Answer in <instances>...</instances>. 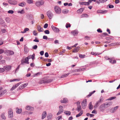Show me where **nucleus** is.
<instances>
[{
  "instance_id": "1",
  "label": "nucleus",
  "mask_w": 120,
  "mask_h": 120,
  "mask_svg": "<svg viewBox=\"0 0 120 120\" xmlns=\"http://www.w3.org/2000/svg\"><path fill=\"white\" fill-rule=\"evenodd\" d=\"M54 9L55 12L57 14H60L61 12L60 8L58 6H56L54 7Z\"/></svg>"
},
{
  "instance_id": "2",
  "label": "nucleus",
  "mask_w": 120,
  "mask_h": 120,
  "mask_svg": "<svg viewBox=\"0 0 120 120\" xmlns=\"http://www.w3.org/2000/svg\"><path fill=\"white\" fill-rule=\"evenodd\" d=\"M13 116V110L11 109H9L8 111V117L10 119L12 118Z\"/></svg>"
},
{
  "instance_id": "3",
  "label": "nucleus",
  "mask_w": 120,
  "mask_h": 120,
  "mask_svg": "<svg viewBox=\"0 0 120 120\" xmlns=\"http://www.w3.org/2000/svg\"><path fill=\"white\" fill-rule=\"evenodd\" d=\"M29 59L27 57H26L25 59H22L21 60V64L23 65L24 63L29 64V63L28 62Z\"/></svg>"
},
{
  "instance_id": "4",
  "label": "nucleus",
  "mask_w": 120,
  "mask_h": 120,
  "mask_svg": "<svg viewBox=\"0 0 120 120\" xmlns=\"http://www.w3.org/2000/svg\"><path fill=\"white\" fill-rule=\"evenodd\" d=\"M87 102L86 99L83 100L82 102L81 105L83 109H85L87 105Z\"/></svg>"
},
{
  "instance_id": "5",
  "label": "nucleus",
  "mask_w": 120,
  "mask_h": 120,
  "mask_svg": "<svg viewBox=\"0 0 120 120\" xmlns=\"http://www.w3.org/2000/svg\"><path fill=\"white\" fill-rule=\"evenodd\" d=\"M47 14L50 19H51L53 16V14L50 11H48L47 12Z\"/></svg>"
},
{
  "instance_id": "6",
  "label": "nucleus",
  "mask_w": 120,
  "mask_h": 120,
  "mask_svg": "<svg viewBox=\"0 0 120 120\" xmlns=\"http://www.w3.org/2000/svg\"><path fill=\"white\" fill-rule=\"evenodd\" d=\"M59 110L57 114V115H58L62 113L63 112V107L61 106L60 105L59 107Z\"/></svg>"
},
{
  "instance_id": "7",
  "label": "nucleus",
  "mask_w": 120,
  "mask_h": 120,
  "mask_svg": "<svg viewBox=\"0 0 120 120\" xmlns=\"http://www.w3.org/2000/svg\"><path fill=\"white\" fill-rule=\"evenodd\" d=\"M44 3V1L41 0L40 1L36 2L35 4L37 6L39 7L41 5H43Z\"/></svg>"
},
{
  "instance_id": "8",
  "label": "nucleus",
  "mask_w": 120,
  "mask_h": 120,
  "mask_svg": "<svg viewBox=\"0 0 120 120\" xmlns=\"http://www.w3.org/2000/svg\"><path fill=\"white\" fill-rule=\"evenodd\" d=\"M51 27L52 30L55 32L58 33L59 32L60 30L57 27L54 26L53 25Z\"/></svg>"
},
{
  "instance_id": "9",
  "label": "nucleus",
  "mask_w": 120,
  "mask_h": 120,
  "mask_svg": "<svg viewBox=\"0 0 120 120\" xmlns=\"http://www.w3.org/2000/svg\"><path fill=\"white\" fill-rule=\"evenodd\" d=\"M114 57H112V58H108L107 60H109V62L110 63H111L112 64H115L116 63V61L114 60H113V61H112V60L114 59Z\"/></svg>"
},
{
  "instance_id": "10",
  "label": "nucleus",
  "mask_w": 120,
  "mask_h": 120,
  "mask_svg": "<svg viewBox=\"0 0 120 120\" xmlns=\"http://www.w3.org/2000/svg\"><path fill=\"white\" fill-rule=\"evenodd\" d=\"M8 2L11 4L15 5L17 3V2L15 0L12 1L11 0H8Z\"/></svg>"
},
{
  "instance_id": "11",
  "label": "nucleus",
  "mask_w": 120,
  "mask_h": 120,
  "mask_svg": "<svg viewBox=\"0 0 120 120\" xmlns=\"http://www.w3.org/2000/svg\"><path fill=\"white\" fill-rule=\"evenodd\" d=\"M99 109L102 112L104 111L105 109L104 107V104H103L101 105L99 107Z\"/></svg>"
},
{
  "instance_id": "12",
  "label": "nucleus",
  "mask_w": 120,
  "mask_h": 120,
  "mask_svg": "<svg viewBox=\"0 0 120 120\" xmlns=\"http://www.w3.org/2000/svg\"><path fill=\"white\" fill-rule=\"evenodd\" d=\"M21 82H20L16 84L15 85H13L12 87L11 88L10 90H13L16 88L20 84Z\"/></svg>"
},
{
  "instance_id": "13",
  "label": "nucleus",
  "mask_w": 120,
  "mask_h": 120,
  "mask_svg": "<svg viewBox=\"0 0 120 120\" xmlns=\"http://www.w3.org/2000/svg\"><path fill=\"white\" fill-rule=\"evenodd\" d=\"M52 81V79H44L42 81V83H47L51 82Z\"/></svg>"
},
{
  "instance_id": "14",
  "label": "nucleus",
  "mask_w": 120,
  "mask_h": 120,
  "mask_svg": "<svg viewBox=\"0 0 120 120\" xmlns=\"http://www.w3.org/2000/svg\"><path fill=\"white\" fill-rule=\"evenodd\" d=\"M26 109L27 110L31 111L33 110L34 109V108L33 107L29 106H27L26 107Z\"/></svg>"
},
{
  "instance_id": "15",
  "label": "nucleus",
  "mask_w": 120,
  "mask_h": 120,
  "mask_svg": "<svg viewBox=\"0 0 120 120\" xmlns=\"http://www.w3.org/2000/svg\"><path fill=\"white\" fill-rule=\"evenodd\" d=\"M7 52L8 53L7 55L8 56H9L10 55H11L14 54V53L13 51L11 50H8Z\"/></svg>"
},
{
  "instance_id": "16",
  "label": "nucleus",
  "mask_w": 120,
  "mask_h": 120,
  "mask_svg": "<svg viewBox=\"0 0 120 120\" xmlns=\"http://www.w3.org/2000/svg\"><path fill=\"white\" fill-rule=\"evenodd\" d=\"M11 66L10 65H7L6 66L4 67V69L6 70L7 71H9L11 69Z\"/></svg>"
},
{
  "instance_id": "17",
  "label": "nucleus",
  "mask_w": 120,
  "mask_h": 120,
  "mask_svg": "<svg viewBox=\"0 0 120 120\" xmlns=\"http://www.w3.org/2000/svg\"><path fill=\"white\" fill-rule=\"evenodd\" d=\"M47 115V113L46 111H44L42 115L41 119H43L45 118Z\"/></svg>"
},
{
  "instance_id": "18",
  "label": "nucleus",
  "mask_w": 120,
  "mask_h": 120,
  "mask_svg": "<svg viewBox=\"0 0 120 120\" xmlns=\"http://www.w3.org/2000/svg\"><path fill=\"white\" fill-rule=\"evenodd\" d=\"M60 102L62 103H67L68 102V100L67 98H64L63 100L60 101Z\"/></svg>"
},
{
  "instance_id": "19",
  "label": "nucleus",
  "mask_w": 120,
  "mask_h": 120,
  "mask_svg": "<svg viewBox=\"0 0 120 120\" xmlns=\"http://www.w3.org/2000/svg\"><path fill=\"white\" fill-rule=\"evenodd\" d=\"M38 30L39 32H43L44 30L43 28H41V26H38L37 27Z\"/></svg>"
},
{
  "instance_id": "20",
  "label": "nucleus",
  "mask_w": 120,
  "mask_h": 120,
  "mask_svg": "<svg viewBox=\"0 0 120 120\" xmlns=\"http://www.w3.org/2000/svg\"><path fill=\"white\" fill-rule=\"evenodd\" d=\"M80 48L79 46H78L77 47L74 48L72 51V52H78Z\"/></svg>"
},
{
  "instance_id": "21",
  "label": "nucleus",
  "mask_w": 120,
  "mask_h": 120,
  "mask_svg": "<svg viewBox=\"0 0 120 120\" xmlns=\"http://www.w3.org/2000/svg\"><path fill=\"white\" fill-rule=\"evenodd\" d=\"M84 70V68H79L77 69H75L74 70L73 72H79L81 71H83Z\"/></svg>"
},
{
  "instance_id": "22",
  "label": "nucleus",
  "mask_w": 120,
  "mask_h": 120,
  "mask_svg": "<svg viewBox=\"0 0 120 120\" xmlns=\"http://www.w3.org/2000/svg\"><path fill=\"white\" fill-rule=\"evenodd\" d=\"M118 107V106H117L115 107L114 109H112L111 110L110 112L112 113L114 112L117 110Z\"/></svg>"
},
{
  "instance_id": "23",
  "label": "nucleus",
  "mask_w": 120,
  "mask_h": 120,
  "mask_svg": "<svg viewBox=\"0 0 120 120\" xmlns=\"http://www.w3.org/2000/svg\"><path fill=\"white\" fill-rule=\"evenodd\" d=\"M16 109L17 110L16 112L17 113L20 114L22 112V110L21 109H19L18 108H17Z\"/></svg>"
},
{
  "instance_id": "24",
  "label": "nucleus",
  "mask_w": 120,
  "mask_h": 120,
  "mask_svg": "<svg viewBox=\"0 0 120 120\" xmlns=\"http://www.w3.org/2000/svg\"><path fill=\"white\" fill-rule=\"evenodd\" d=\"M35 55L34 53L32 55H30L29 56L27 57H28V59H30L31 58H32V60H33L34 58Z\"/></svg>"
},
{
  "instance_id": "25",
  "label": "nucleus",
  "mask_w": 120,
  "mask_h": 120,
  "mask_svg": "<svg viewBox=\"0 0 120 120\" xmlns=\"http://www.w3.org/2000/svg\"><path fill=\"white\" fill-rule=\"evenodd\" d=\"M77 106L78 107V110L81 109V107L80 105V102L79 101H77Z\"/></svg>"
},
{
  "instance_id": "26",
  "label": "nucleus",
  "mask_w": 120,
  "mask_h": 120,
  "mask_svg": "<svg viewBox=\"0 0 120 120\" xmlns=\"http://www.w3.org/2000/svg\"><path fill=\"white\" fill-rule=\"evenodd\" d=\"M6 92V90H5L1 91H0V96L4 94Z\"/></svg>"
},
{
  "instance_id": "27",
  "label": "nucleus",
  "mask_w": 120,
  "mask_h": 120,
  "mask_svg": "<svg viewBox=\"0 0 120 120\" xmlns=\"http://www.w3.org/2000/svg\"><path fill=\"white\" fill-rule=\"evenodd\" d=\"M71 33L74 35H77L78 32L77 30H74L72 31Z\"/></svg>"
},
{
  "instance_id": "28",
  "label": "nucleus",
  "mask_w": 120,
  "mask_h": 120,
  "mask_svg": "<svg viewBox=\"0 0 120 120\" xmlns=\"http://www.w3.org/2000/svg\"><path fill=\"white\" fill-rule=\"evenodd\" d=\"M69 11L67 9H64L62 10V12L64 14H66L68 13V12Z\"/></svg>"
},
{
  "instance_id": "29",
  "label": "nucleus",
  "mask_w": 120,
  "mask_h": 120,
  "mask_svg": "<svg viewBox=\"0 0 120 120\" xmlns=\"http://www.w3.org/2000/svg\"><path fill=\"white\" fill-rule=\"evenodd\" d=\"M84 9L83 8H81L79 9H78L77 11L78 13H79L80 12H82L83 11Z\"/></svg>"
},
{
  "instance_id": "30",
  "label": "nucleus",
  "mask_w": 120,
  "mask_h": 120,
  "mask_svg": "<svg viewBox=\"0 0 120 120\" xmlns=\"http://www.w3.org/2000/svg\"><path fill=\"white\" fill-rule=\"evenodd\" d=\"M95 92V90H94L92 92L90 93L87 96V98H89L91 96L92 94L94 93Z\"/></svg>"
},
{
  "instance_id": "31",
  "label": "nucleus",
  "mask_w": 120,
  "mask_h": 120,
  "mask_svg": "<svg viewBox=\"0 0 120 120\" xmlns=\"http://www.w3.org/2000/svg\"><path fill=\"white\" fill-rule=\"evenodd\" d=\"M65 111L66 112H64L65 114L67 115H71V112L70 111Z\"/></svg>"
},
{
  "instance_id": "32",
  "label": "nucleus",
  "mask_w": 120,
  "mask_h": 120,
  "mask_svg": "<svg viewBox=\"0 0 120 120\" xmlns=\"http://www.w3.org/2000/svg\"><path fill=\"white\" fill-rule=\"evenodd\" d=\"M93 105H92L91 102L90 103L89 105V108L90 109H91L93 108Z\"/></svg>"
},
{
  "instance_id": "33",
  "label": "nucleus",
  "mask_w": 120,
  "mask_h": 120,
  "mask_svg": "<svg viewBox=\"0 0 120 120\" xmlns=\"http://www.w3.org/2000/svg\"><path fill=\"white\" fill-rule=\"evenodd\" d=\"M100 103H99L98 101L96 102V103L95 104V105L94 106V108H97L99 105Z\"/></svg>"
},
{
  "instance_id": "34",
  "label": "nucleus",
  "mask_w": 120,
  "mask_h": 120,
  "mask_svg": "<svg viewBox=\"0 0 120 120\" xmlns=\"http://www.w3.org/2000/svg\"><path fill=\"white\" fill-rule=\"evenodd\" d=\"M106 104L108 107L112 105V102H108L106 103Z\"/></svg>"
},
{
  "instance_id": "35",
  "label": "nucleus",
  "mask_w": 120,
  "mask_h": 120,
  "mask_svg": "<svg viewBox=\"0 0 120 120\" xmlns=\"http://www.w3.org/2000/svg\"><path fill=\"white\" fill-rule=\"evenodd\" d=\"M88 16V15L86 14H84L82 15L81 16V18H83L84 17H87Z\"/></svg>"
},
{
  "instance_id": "36",
  "label": "nucleus",
  "mask_w": 120,
  "mask_h": 120,
  "mask_svg": "<svg viewBox=\"0 0 120 120\" xmlns=\"http://www.w3.org/2000/svg\"><path fill=\"white\" fill-rule=\"evenodd\" d=\"M19 6L23 7L25 5V4L24 2L19 3Z\"/></svg>"
},
{
  "instance_id": "37",
  "label": "nucleus",
  "mask_w": 120,
  "mask_h": 120,
  "mask_svg": "<svg viewBox=\"0 0 120 120\" xmlns=\"http://www.w3.org/2000/svg\"><path fill=\"white\" fill-rule=\"evenodd\" d=\"M69 74L68 73L64 74V75L61 76V78H62L67 77L69 75Z\"/></svg>"
},
{
  "instance_id": "38",
  "label": "nucleus",
  "mask_w": 120,
  "mask_h": 120,
  "mask_svg": "<svg viewBox=\"0 0 120 120\" xmlns=\"http://www.w3.org/2000/svg\"><path fill=\"white\" fill-rule=\"evenodd\" d=\"M52 117V114L51 113H50V114H48V115L47 116V117L48 118V119H49L51 118Z\"/></svg>"
},
{
  "instance_id": "39",
  "label": "nucleus",
  "mask_w": 120,
  "mask_h": 120,
  "mask_svg": "<svg viewBox=\"0 0 120 120\" xmlns=\"http://www.w3.org/2000/svg\"><path fill=\"white\" fill-rule=\"evenodd\" d=\"M20 79H13V80H10V82H11L14 81H19L20 80Z\"/></svg>"
},
{
  "instance_id": "40",
  "label": "nucleus",
  "mask_w": 120,
  "mask_h": 120,
  "mask_svg": "<svg viewBox=\"0 0 120 120\" xmlns=\"http://www.w3.org/2000/svg\"><path fill=\"white\" fill-rule=\"evenodd\" d=\"M1 118L5 120L6 119V118L5 116L4 115V113H3L1 114Z\"/></svg>"
},
{
  "instance_id": "41",
  "label": "nucleus",
  "mask_w": 120,
  "mask_h": 120,
  "mask_svg": "<svg viewBox=\"0 0 120 120\" xmlns=\"http://www.w3.org/2000/svg\"><path fill=\"white\" fill-rule=\"evenodd\" d=\"M108 35L107 33H104L102 34L101 35V36L104 37Z\"/></svg>"
},
{
  "instance_id": "42",
  "label": "nucleus",
  "mask_w": 120,
  "mask_h": 120,
  "mask_svg": "<svg viewBox=\"0 0 120 120\" xmlns=\"http://www.w3.org/2000/svg\"><path fill=\"white\" fill-rule=\"evenodd\" d=\"M24 88H23V86H22V85L21 86H20L19 88H18L17 89L18 90H19L20 89H23Z\"/></svg>"
},
{
  "instance_id": "43",
  "label": "nucleus",
  "mask_w": 120,
  "mask_h": 120,
  "mask_svg": "<svg viewBox=\"0 0 120 120\" xmlns=\"http://www.w3.org/2000/svg\"><path fill=\"white\" fill-rule=\"evenodd\" d=\"M27 18L29 20H30L31 19L32 17L31 16H30L29 15H27Z\"/></svg>"
},
{
  "instance_id": "44",
  "label": "nucleus",
  "mask_w": 120,
  "mask_h": 120,
  "mask_svg": "<svg viewBox=\"0 0 120 120\" xmlns=\"http://www.w3.org/2000/svg\"><path fill=\"white\" fill-rule=\"evenodd\" d=\"M91 54L92 55H99L100 54L98 53H96L94 52H91Z\"/></svg>"
},
{
  "instance_id": "45",
  "label": "nucleus",
  "mask_w": 120,
  "mask_h": 120,
  "mask_svg": "<svg viewBox=\"0 0 120 120\" xmlns=\"http://www.w3.org/2000/svg\"><path fill=\"white\" fill-rule=\"evenodd\" d=\"M33 41L36 42H38L39 41L38 38L37 37H36L35 38V39L33 40Z\"/></svg>"
},
{
  "instance_id": "46",
  "label": "nucleus",
  "mask_w": 120,
  "mask_h": 120,
  "mask_svg": "<svg viewBox=\"0 0 120 120\" xmlns=\"http://www.w3.org/2000/svg\"><path fill=\"white\" fill-rule=\"evenodd\" d=\"M5 20L8 23H9L10 21V18L8 17H7L6 18Z\"/></svg>"
},
{
  "instance_id": "47",
  "label": "nucleus",
  "mask_w": 120,
  "mask_h": 120,
  "mask_svg": "<svg viewBox=\"0 0 120 120\" xmlns=\"http://www.w3.org/2000/svg\"><path fill=\"white\" fill-rule=\"evenodd\" d=\"M116 98V97L114 96L113 97H111L109 98L108 100H111L114 99H115Z\"/></svg>"
},
{
  "instance_id": "48",
  "label": "nucleus",
  "mask_w": 120,
  "mask_h": 120,
  "mask_svg": "<svg viewBox=\"0 0 120 120\" xmlns=\"http://www.w3.org/2000/svg\"><path fill=\"white\" fill-rule=\"evenodd\" d=\"M71 26V25L70 23H67L66 25V27L67 28L70 27Z\"/></svg>"
},
{
  "instance_id": "49",
  "label": "nucleus",
  "mask_w": 120,
  "mask_h": 120,
  "mask_svg": "<svg viewBox=\"0 0 120 120\" xmlns=\"http://www.w3.org/2000/svg\"><path fill=\"white\" fill-rule=\"evenodd\" d=\"M28 51L27 50V49L26 48L24 47V53L26 54L28 52Z\"/></svg>"
},
{
  "instance_id": "50",
  "label": "nucleus",
  "mask_w": 120,
  "mask_h": 120,
  "mask_svg": "<svg viewBox=\"0 0 120 120\" xmlns=\"http://www.w3.org/2000/svg\"><path fill=\"white\" fill-rule=\"evenodd\" d=\"M44 33L45 34H49L50 33V32L49 30H45L44 31Z\"/></svg>"
},
{
  "instance_id": "51",
  "label": "nucleus",
  "mask_w": 120,
  "mask_h": 120,
  "mask_svg": "<svg viewBox=\"0 0 120 120\" xmlns=\"http://www.w3.org/2000/svg\"><path fill=\"white\" fill-rule=\"evenodd\" d=\"M27 3L29 4L32 3L33 1L32 0H26Z\"/></svg>"
},
{
  "instance_id": "52",
  "label": "nucleus",
  "mask_w": 120,
  "mask_h": 120,
  "mask_svg": "<svg viewBox=\"0 0 120 120\" xmlns=\"http://www.w3.org/2000/svg\"><path fill=\"white\" fill-rule=\"evenodd\" d=\"M37 48L38 46L37 45H34L32 47V49L35 50Z\"/></svg>"
},
{
  "instance_id": "53",
  "label": "nucleus",
  "mask_w": 120,
  "mask_h": 120,
  "mask_svg": "<svg viewBox=\"0 0 120 120\" xmlns=\"http://www.w3.org/2000/svg\"><path fill=\"white\" fill-rule=\"evenodd\" d=\"M18 13H20L21 14H23L25 13V12L24 9H22L20 11H18Z\"/></svg>"
},
{
  "instance_id": "54",
  "label": "nucleus",
  "mask_w": 120,
  "mask_h": 120,
  "mask_svg": "<svg viewBox=\"0 0 120 120\" xmlns=\"http://www.w3.org/2000/svg\"><path fill=\"white\" fill-rule=\"evenodd\" d=\"M108 0H99V2L101 3H103L105 2Z\"/></svg>"
},
{
  "instance_id": "55",
  "label": "nucleus",
  "mask_w": 120,
  "mask_h": 120,
  "mask_svg": "<svg viewBox=\"0 0 120 120\" xmlns=\"http://www.w3.org/2000/svg\"><path fill=\"white\" fill-rule=\"evenodd\" d=\"M8 12L9 13L12 14L14 13V11L13 10H10L8 11Z\"/></svg>"
},
{
  "instance_id": "56",
  "label": "nucleus",
  "mask_w": 120,
  "mask_h": 120,
  "mask_svg": "<svg viewBox=\"0 0 120 120\" xmlns=\"http://www.w3.org/2000/svg\"><path fill=\"white\" fill-rule=\"evenodd\" d=\"M116 44L115 43H112L111 44H109V46H113L116 45Z\"/></svg>"
},
{
  "instance_id": "57",
  "label": "nucleus",
  "mask_w": 120,
  "mask_h": 120,
  "mask_svg": "<svg viewBox=\"0 0 120 120\" xmlns=\"http://www.w3.org/2000/svg\"><path fill=\"white\" fill-rule=\"evenodd\" d=\"M5 71V69L3 68H0V72H2Z\"/></svg>"
},
{
  "instance_id": "58",
  "label": "nucleus",
  "mask_w": 120,
  "mask_h": 120,
  "mask_svg": "<svg viewBox=\"0 0 120 120\" xmlns=\"http://www.w3.org/2000/svg\"><path fill=\"white\" fill-rule=\"evenodd\" d=\"M36 31L35 30H34L33 31V34L34 35L36 36L37 35L38 33H36Z\"/></svg>"
},
{
  "instance_id": "59",
  "label": "nucleus",
  "mask_w": 120,
  "mask_h": 120,
  "mask_svg": "<svg viewBox=\"0 0 120 120\" xmlns=\"http://www.w3.org/2000/svg\"><path fill=\"white\" fill-rule=\"evenodd\" d=\"M85 56V55H82V54H79V57L81 58H84Z\"/></svg>"
},
{
  "instance_id": "60",
  "label": "nucleus",
  "mask_w": 120,
  "mask_h": 120,
  "mask_svg": "<svg viewBox=\"0 0 120 120\" xmlns=\"http://www.w3.org/2000/svg\"><path fill=\"white\" fill-rule=\"evenodd\" d=\"M85 3H84V5H86L89 6L90 5V4L88 2H84Z\"/></svg>"
},
{
  "instance_id": "61",
  "label": "nucleus",
  "mask_w": 120,
  "mask_h": 120,
  "mask_svg": "<svg viewBox=\"0 0 120 120\" xmlns=\"http://www.w3.org/2000/svg\"><path fill=\"white\" fill-rule=\"evenodd\" d=\"M28 83H25L24 84H22V85L23 87V88H24V87H26L28 85Z\"/></svg>"
},
{
  "instance_id": "62",
  "label": "nucleus",
  "mask_w": 120,
  "mask_h": 120,
  "mask_svg": "<svg viewBox=\"0 0 120 120\" xmlns=\"http://www.w3.org/2000/svg\"><path fill=\"white\" fill-rule=\"evenodd\" d=\"M97 31L98 33H101L102 32V31L100 29V28L98 29Z\"/></svg>"
},
{
  "instance_id": "63",
  "label": "nucleus",
  "mask_w": 120,
  "mask_h": 120,
  "mask_svg": "<svg viewBox=\"0 0 120 120\" xmlns=\"http://www.w3.org/2000/svg\"><path fill=\"white\" fill-rule=\"evenodd\" d=\"M48 25L47 23H45L44 25V28H47L48 27Z\"/></svg>"
},
{
  "instance_id": "64",
  "label": "nucleus",
  "mask_w": 120,
  "mask_h": 120,
  "mask_svg": "<svg viewBox=\"0 0 120 120\" xmlns=\"http://www.w3.org/2000/svg\"><path fill=\"white\" fill-rule=\"evenodd\" d=\"M45 56L46 57H48V56H49V55L48 53L47 52H46L45 53Z\"/></svg>"
}]
</instances>
